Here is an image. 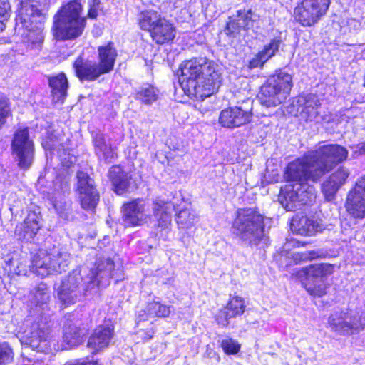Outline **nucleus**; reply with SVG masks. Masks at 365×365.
Returning <instances> with one entry per match:
<instances>
[{
	"label": "nucleus",
	"mask_w": 365,
	"mask_h": 365,
	"mask_svg": "<svg viewBox=\"0 0 365 365\" xmlns=\"http://www.w3.org/2000/svg\"><path fill=\"white\" fill-rule=\"evenodd\" d=\"M114 262L109 259H100L93 268H77L62 280L56 289L58 300L67 307L79 301L86 292L96 287H106L110 279L118 282L123 279L120 271L114 269Z\"/></svg>",
	"instance_id": "f257e3e1"
},
{
	"label": "nucleus",
	"mask_w": 365,
	"mask_h": 365,
	"mask_svg": "<svg viewBox=\"0 0 365 365\" xmlns=\"http://www.w3.org/2000/svg\"><path fill=\"white\" fill-rule=\"evenodd\" d=\"M184 76L187 78L184 94L197 101L210 96L220 84V73L214 64L204 58L184 61Z\"/></svg>",
	"instance_id": "f03ea898"
},
{
	"label": "nucleus",
	"mask_w": 365,
	"mask_h": 365,
	"mask_svg": "<svg viewBox=\"0 0 365 365\" xmlns=\"http://www.w3.org/2000/svg\"><path fill=\"white\" fill-rule=\"evenodd\" d=\"M44 0H20V8L16 18V25L25 31L24 41L31 48H41L45 38L43 26L36 18L41 16V4Z\"/></svg>",
	"instance_id": "7ed1b4c3"
},
{
	"label": "nucleus",
	"mask_w": 365,
	"mask_h": 365,
	"mask_svg": "<svg viewBox=\"0 0 365 365\" xmlns=\"http://www.w3.org/2000/svg\"><path fill=\"white\" fill-rule=\"evenodd\" d=\"M82 5L73 0L63 5L53 17L52 31L57 40L75 39L83 34L86 19L81 16Z\"/></svg>",
	"instance_id": "20e7f679"
},
{
	"label": "nucleus",
	"mask_w": 365,
	"mask_h": 365,
	"mask_svg": "<svg viewBox=\"0 0 365 365\" xmlns=\"http://www.w3.org/2000/svg\"><path fill=\"white\" fill-rule=\"evenodd\" d=\"M71 255L59 245L41 249L31 258V271L43 278L49 274L65 272Z\"/></svg>",
	"instance_id": "39448f33"
},
{
	"label": "nucleus",
	"mask_w": 365,
	"mask_h": 365,
	"mask_svg": "<svg viewBox=\"0 0 365 365\" xmlns=\"http://www.w3.org/2000/svg\"><path fill=\"white\" fill-rule=\"evenodd\" d=\"M232 230L240 240L250 245H257L264 235V217L255 209H240Z\"/></svg>",
	"instance_id": "423d86ee"
},
{
	"label": "nucleus",
	"mask_w": 365,
	"mask_h": 365,
	"mask_svg": "<svg viewBox=\"0 0 365 365\" xmlns=\"http://www.w3.org/2000/svg\"><path fill=\"white\" fill-rule=\"evenodd\" d=\"M292 86V75L283 70L277 71L261 87L262 103L268 107L281 104L289 95Z\"/></svg>",
	"instance_id": "0eeeda50"
},
{
	"label": "nucleus",
	"mask_w": 365,
	"mask_h": 365,
	"mask_svg": "<svg viewBox=\"0 0 365 365\" xmlns=\"http://www.w3.org/2000/svg\"><path fill=\"white\" fill-rule=\"evenodd\" d=\"M313 157L309 150L302 157L289 163L284 170L285 180L294 183L319 181L322 176L317 173L318 168Z\"/></svg>",
	"instance_id": "6e6552de"
},
{
	"label": "nucleus",
	"mask_w": 365,
	"mask_h": 365,
	"mask_svg": "<svg viewBox=\"0 0 365 365\" xmlns=\"http://www.w3.org/2000/svg\"><path fill=\"white\" fill-rule=\"evenodd\" d=\"M316 198V190L308 182L287 185L281 189L279 201L287 211H294L302 205L312 204Z\"/></svg>",
	"instance_id": "1a4fd4ad"
},
{
	"label": "nucleus",
	"mask_w": 365,
	"mask_h": 365,
	"mask_svg": "<svg viewBox=\"0 0 365 365\" xmlns=\"http://www.w3.org/2000/svg\"><path fill=\"white\" fill-rule=\"evenodd\" d=\"M309 151L318 168L317 173L322 177L336 165L345 160L348 155L347 150L336 144L322 145Z\"/></svg>",
	"instance_id": "9d476101"
},
{
	"label": "nucleus",
	"mask_w": 365,
	"mask_h": 365,
	"mask_svg": "<svg viewBox=\"0 0 365 365\" xmlns=\"http://www.w3.org/2000/svg\"><path fill=\"white\" fill-rule=\"evenodd\" d=\"M11 152L19 168L27 169L31 165L35 148L27 127L19 128L14 132L11 141Z\"/></svg>",
	"instance_id": "9b49d317"
},
{
	"label": "nucleus",
	"mask_w": 365,
	"mask_h": 365,
	"mask_svg": "<svg viewBox=\"0 0 365 365\" xmlns=\"http://www.w3.org/2000/svg\"><path fill=\"white\" fill-rule=\"evenodd\" d=\"M50 317H41L34 322L29 331L21 339L23 345L31 347L38 352H47L51 349Z\"/></svg>",
	"instance_id": "f8f14e48"
},
{
	"label": "nucleus",
	"mask_w": 365,
	"mask_h": 365,
	"mask_svg": "<svg viewBox=\"0 0 365 365\" xmlns=\"http://www.w3.org/2000/svg\"><path fill=\"white\" fill-rule=\"evenodd\" d=\"M330 5V0H303L294 9L297 21L304 26H312L324 16Z\"/></svg>",
	"instance_id": "ddd939ff"
},
{
	"label": "nucleus",
	"mask_w": 365,
	"mask_h": 365,
	"mask_svg": "<svg viewBox=\"0 0 365 365\" xmlns=\"http://www.w3.org/2000/svg\"><path fill=\"white\" fill-rule=\"evenodd\" d=\"M333 266L330 264H314L305 267L303 273L306 276L303 282L305 289L314 296L321 297L326 294L327 286L324 278L333 272Z\"/></svg>",
	"instance_id": "4468645a"
},
{
	"label": "nucleus",
	"mask_w": 365,
	"mask_h": 365,
	"mask_svg": "<svg viewBox=\"0 0 365 365\" xmlns=\"http://www.w3.org/2000/svg\"><path fill=\"white\" fill-rule=\"evenodd\" d=\"M331 331L340 335H351L363 329L365 322L356 314L349 312H335L329 317Z\"/></svg>",
	"instance_id": "2eb2a0df"
},
{
	"label": "nucleus",
	"mask_w": 365,
	"mask_h": 365,
	"mask_svg": "<svg viewBox=\"0 0 365 365\" xmlns=\"http://www.w3.org/2000/svg\"><path fill=\"white\" fill-rule=\"evenodd\" d=\"M68 173L67 170H65ZM70 178L66 173L63 176L58 175L53 180V190L51 201L56 212L61 217H67V211L70 207L68 197L70 194Z\"/></svg>",
	"instance_id": "dca6fc26"
},
{
	"label": "nucleus",
	"mask_w": 365,
	"mask_h": 365,
	"mask_svg": "<svg viewBox=\"0 0 365 365\" xmlns=\"http://www.w3.org/2000/svg\"><path fill=\"white\" fill-rule=\"evenodd\" d=\"M345 207L352 217L365 218V175L359 178L348 192Z\"/></svg>",
	"instance_id": "f3484780"
},
{
	"label": "nucleus",
	"mask_w": 365,
	"mask_h": 365,
	"mask_svg": "<svg viewBox=\"0 0 365 365\" xmlns=\"http://www.w3.org/2000/svg\"><path fill=\"white\" fill-rule=\"evenodd\" d=\"M78 190L82 208L93 210L99 201V195L93 180L83 171L77 173Z\"/></svg>",
	"instance_id": "a211bd4d"
},
{
	"label": "nucleus",
	"mask_w": 365,
	"mask_h": 365,
	"mask_svg": "<svg viewBox=\"0 0 365 365\" xmlns=\"http://www.w3.org/2000/svg\"><path fill=\"white\" fill-rule=\"evenodd\" d=\"M251 108H243L242 106L229 107L220 112L219 123L224 128H238L251 121Z\"/></svg>",
	"instance_id": "6ab92c4d"
},
{
	"label": "nucleus",
	"mask_w": 365,
	"mask_h": 365,
	"mask_svg": "<svg viewBox=\"0 0 365 365\" xmlns=\"http://www.w3.org/2000/svg\"><path fill=\"white\" fill-rule=\"evenodd\" d=\"M145 202L142 198H137L122 206V219L125 226H140L148 219L145 212Z\"/></svg>",
	"instance_id": "aec40b11"
},
{
	"label": "nucleus",
	"mask_w": 365,
	"mask_h": 365,
	"mask_svg": "<svg viewBox=\"0 0 365 365\" xmlns=\"http://www.w3.org/2000/svg\"><path fill=\"white\" fill-rule=\"evenodd\" d=\"M294 106L302 119L305 121H317L321 103L317 96L313 93L299 95L294 101Z\"/></svg>",
	"instance_id": "412c9836"
},
{
	"label": "nucleus",
	"mask_w": 365,
	"mask_h": 365,
	"mask_svg": "<svg viewBox=\"0 0 365 365\" xmlns=\"http://www.w3.org/2000/svg\"><path fill=\"white\" fill-rule=\"evenodd\" d=\"M41 217L38 209L37 210H29L24 221L16 227L15 235L18 239L22 241L31 242L41 227Z\"/></svg>",
	"instance_id": "4be33fe9"
},
{
	"label": "nucleus",
	"mask_w": 365,
	"mask_h": 365,
	"mask_svg": "<svg viewBox=\"0 0 365 365\" xmlns=\"http://www.w3.org/2000/svg\"><path fill=\"white\" fill-rule=\"evenodd\" d=\"M349 174L347 168L340 167L322 182V192L326 200L331 201L335 197L338 190L345 184Z\"/></svg>",
	"instance_id": "5701e85b"
},
{
	"label": "nucleus",
	"mask_w": 365,
	"mask_h": 365,
	"mask_svg": "<svg viewBox=\"0 0 365 365\" xmlns=\"http://www.w3.org/2000/svg\"><path fill=\"white\" fill-rule=\"evenodd\" d=\"M114 336V327L112 324H104L95 329L90 336L87 346L93 353L107 348Z\"/></svg>",
	"instance_id": "b1692460"
},
{
	"label": "nucleus",
	"mask_w": 365,
	"mask_h": 365,
	"mask_svg": "<svg viewBox=\"0 0 365 365\" xmlns=\"http://www.w3.org/2000/svg\"><path fill=\"white\" fill-rule=\"evenodd\" d=\"M73 68L77 77L81 81H93L106 73L97 62L84 61L81 57L74 61Z\"/></svg>",
	"instance_id": "393cba45"
},
{
	"label": "nucleus",
	"mask_w": 365,
	"mask_h": 365,
	"mask_svg": "<svg viewBox=\"0 0 365 365\" xmlns=\"http://www.w3.org/2000/svg\"><path fill=\"white\" fill-rule=\"evenodd\" d=\"M50 294L47 284L41 282L30 292L29 300L34 307V312L39 314L41 317L50 315L46 313L48 310V302Z\"/></svg>",
	"instance_id": "a878e982"
},
{
	"label": "nucleus",
	"mask_w": 365,
	"mask_h": 365,
	"mask_svg": "<svg viewBox=\"0 0 365 365\" xmlns=\"http://www.w3.org/2000/svg\"><path fill=\"white\" fill-rule=\"evenodd\" d=\"M252 11L251 9H239L237 11V19L230 20L227 24L225 32L231 37H236L242 30L247 31L252 26Z\"/></svg>",
	"instance_id": "bb28decb"
},
{
	"label": "nucleus",
	"mask_w": 365,
	"mask_h": 365,
	"mask_svg": "<svg viewBox=\"0 0 365 365\" xmlns=\"http://www.w3.org/2000/svg\"><path fill=\"white\" fill-rule=\"evenodd\" d=\"M93 143L95 153L99 160L111 163L116 158V153L110 142H107L105 135L101 132L93 133Z\"/></svg>",
	"instance_id": "cd10ccee"
},
{
	"label": "nucleus",
	"mask_w": 365,
	"mask_h": 365,
	"mask_svg": "<svg viewBox=\"0 0 365 365\" xmlns=\"http://www.w3.org/2000/svg\"><path fill=\"white\" fill-rule=\"evenodd\" d=\"M153 217L158 222V226L166 227L171 221V212L173 205L168 201L156 197L152 205Z\"/></svg>",
	"instance_id": "c85d7f7f"
},
{
	"label": "nucleus",
	"mask_w": 365,
	"mask_h": 365,
	"mask_svg": "<svg viewBox=\"0 0 365 365\" xmlns=\"http://www.w3.org/2000/svg\"><path fill=\"white\" fill-rule=\"evenodd\" d=\"M48 85L51 90L53 101L55 103L63 101L67 96L68 81L63 73L48 76Z\"/></svg>",
	"instance_id": "c756f323"
},
{
	"label": "nucleus",
	"mask_w": 365,
	"mask_h": 365,
	"mask_svg": "<svg viewBox=\"0 0 365 365\" xmlns=\"http://www.w3.org/2000/svg\"><path fill=\"white\" fill-rule=\"evenodd\" d=\"M42 145L46 150H49L51 152H54L56 150L59 160L62 166L66 168H70L76 160V158L71 154L68 148H66L63 144L57 145L56 142L52 138H46V139H44Z\"/></svg>",
	"instance_id": "7c9ffc66"
},
{
	"label": "nucleus",
	"mask_w": 365,
	"mask_h": 365,
	"mask_svg": "<svg viewBox=\"0 0 365 365\" xmlns=\"http://www.w3.org/2000/svg\"><path fill=\"white\" fill-rule=\"evenodd\" d=\"M150 34L153 40L160 45L173 40L175 36V28L165 19L160 21Z\"/></svg>",
	"instance_id": "2f4dec72"
},
{
	"label": "nucleus",
	"mask_w": 365,
	"mask_h": 365,
	"mask_svg": "<svg viewBox=\"0 0 365 365\" xmlns=\"http://www.w3.org/2000/svg\"><path fill=\"white\" fill-rule=\"evenodd\" d=\"M109 178L118 195H123L128 191L130 183L131 176L124 172L120 166H113L109 170Z\"/></svg>",
	"instance_id": "473e14b6"
},
{
	"label": "nucleus",
	"mask_w": 365,
	"mask_h": 365,
	"mask_svg": "<svg viewBox=\"0 0 365 365\" xmlns=\"http://www.w3.org/2000/svg\"><path fill=\"white\" fill-rule=\"evenodd\" d=\"M98 53V63L106 73H110L114 68L118 55L114 44L110 42L105 46H99Z\"/></svg>",
	"instance_id": "72a5a7b5"
},
{
	"label": "nucleus",
	"mask_w": 365,
	"mask_h": 365,
	"mask_svg": "<svg viewBox=\"0 0 365 365\" xmlns=\"http://www.w3.org/2000/svg\"><path fill=\"white\" fill-rule=\"evenodd\" d=\"M83 335L78 320L67 319L63 327V341L70 346H75L81 342Z\"/></svg>",
	"instance_id": "f704fd0d"
},
{
	"label": "nucleus",
	"mask_w": 365,
	"mask_h": 365,
	"mask_svg": "<svg viewBox=\"0 0 365 365\" xmlns=\"http://www.w3.org/2000/svg\"><path fill=\"white\" fill-rule=\"evenodd\" d=\"M170 312V307L158 302H152L148 304L145 310L139 312L138 320L139 322L148 320L149 317H165Z\"/></svg>",
	"instance_id": "c9c22d12"
},
{
	"label": "nucleus",
	"mask_w": 365,
	"mask_h": 365,
	"mask_svg": "<svg viewBox=\"0 0 365 365\" xmlns=\"http://www.w3.org/2000/svg\"><path fill=\"white\" fill-rule=\"evenodd\" d=\"M291 229L300 235H313L317 232V225L314 220L303 216L299 220H292Z\"/></svg>",
	"instance_id": "e433bc0d"
},
{
	"label": "nucleus",
	"mask_w": 365,
	"mask_h": 365,
	"mask_svg": "<svg viewBox=\"0 0 365 365\" xmlns=\"http://www.w3.org/2000/svg\"><path fill=\"white\" fill-rule=\"evenodd\" d=\"M163 18L155 11L145 10L138 15V24L141 29L149 32L161 21Z\"/></svg>",
	"instance_id": "4c0bfd02"
},
{
	"label": "nucleus",
	"mask_w": 365,
	"mask_h": 365,
	"mask_svg": "<svg viewBox=\"0 0 365 365\" xmlns=\"http://www.w3.org/2000/svg\"><path fill=\"white\" fill-rule=\"evenodd\" d=\"M159 91L153 86L147 85L141 87L136 92V98L145 104L150 105L158 98Z\"/></svg>",
	"instance_id": "58836bf2"
},
{
	"label": "nucleus",
	"mask_w": 365,
	"mask_h": 365,
	"mask_svg": "<svg viewBox=\"0 0 365 365\" xmlns=\"http://www.w3.org/2000/svg\"><path fill=\"white\" fill-rule=\"evenodd\" d=\"M245 299L240 297L235 296L232 297L227 304L226 309L230 312L232 317L242 315L245 310Z\"/></svg>",
	"instance_id": "ea45409f"
},
{
	"label": "nucleus",
	"mask_w": 365,
	"mask_h": 365,
	"mask_svg": "<svg viewBox=\"0 0 365 365\" xmlns=\"http://www.w3.org/2000/svg\"><path fill=\"white\" fill-rule=\"evenodd\" d=\"M282 43L280 36L274 37L271 39L270 41L264 46L263 49L261 51L262 53L269 61L273 56H275L277 52Z\"/></svg>",
	"instance_id": "a19ab883"
},
{
	"label": "nucleus",
	"mask_w": 365,
	"mask_h": 365,
	"mask_svg": "<svg viewBox=\"0 0 365 365\" xmlns=\"http://www.w3.org/2000/svg\"><path fill=\"white\" fill-rule=\"evenodd\" d=\"M321 257L319 252L317 250H310L304 252H297L292 255V258L296 264L301 262L312 260Z\"/></svg>",
	"instance_id": "79ce46f5"
},
{
	"label": "nucleus",
	"mask_w": 365,
	"mask_h": 365,
	"mask_svg": "<svg viewBox=\"0 0 365 365\" xmlns=\"http://www.w3.org/2000/svg\"><path fill=\"white\" fill-rule=\"evenodd\" d=\"M11 114L9 100L4 94L0 93V128L6 123V120Z\"/></svg>",
	"instance_id": "37998d69"
},
{
	"label": "nucleus",
	"mask_w": 365,
	"mask_h": 365,
	"mask_svg": "<svg viewBox=\"0 0 365 365\" xmlns=\"http://www.w3.org/2000/svg\"><path fill=\"white\" fill-rule=\"evenodd\" d=\"M14 353L8 343H0V365H4L12 361Z\"/></svg>",
	"instance_id": "c03bdc74"
},
{
	"label": "nucleus",
	"mask_w": 365,
	"mask_h": 365,
	"mask_svg": "<svg viewBox=\"0 0 365 365\" xmlns=\"http://www.w3.org/2000/svg\"><path fill=\"white\" fill-rule=\"evenodd\" d=\"M221 346L224 351L228 354H235L240 349V344L232 339L223 340Z\"/></svg>",
	"instance_id": "a18cd8bd"
},
{
	"label": "nucleus",
	"mask_w": 365,
	"mask_h": 365,
	"mask_svg": "<svg viewBox=\"0 0 365 365\" xmlns=\"http://www.w3.org/2000/svg\"><path fill=\"white\" fill-rule=\"evenodd\" d=\"M267 61H268V60L262 53V52L259 51L252 59L250 60L248 68L250 69L262 68Z\"/></svg>",
	"instance_id": "49530a36"
},
{
	"label": "nucleus",
	"mask_w": 365,
	"mask_h": 365,
	"mask_svg": "<svg viewBox=\"0 0 365 365\" xmlns=\"http://www.w3.org/2000/svg\"><path fill=\"white\" fill-rule=\"evenodd\" d=\"M11 11L9 0H0V22L6 21L10 16Z\"/></svg>",
	"instance_id": "de8ad7c7"
},
{
	"label": "nucleus",
	"mask_w": 365,
	"mask_h": 365,
	"mask_svg": "<svg viewBox=\"0 0 365 365\" xmlns=\"http://www.w3.org/2000/svg\"><path fill=\"white\" fill-rule=\"evenodd\" d=\"M233 318L230 314V312L226 308L224 310H220L216 315V321L222 327H226L229 324L230 319Z\"/></svg>",
	"instance_id": "09e8293b"
},
{
	"label": "nucleus",
	"mask_w": 365,
	"mask_h": 365,
	"mask_svg": "<svg viewBox=\"0 0 365 365\" xmlns=\"http://www.w3.org/2000/svg\"><path fill=\"white\" fill-rule=\"evenodd\" d=\"M182 76V63H180L178 68L175 73V78L173 80V86L175 88V95L177 94V91L179 89L182 90V81L181 76Z\"/></svg>",
	"instance_id": "8fccbe9b"
},
{
	"label": "nucleus",
	"mask_w": 365,
	"mask_h": 365,
	"mask_svg": "<svg viewBox=\"0 0 365 365\" xmlns=\"http://www.w3.org/2000/svg\"><path fill=\"white\" fill-rule=\"evenodd\" d=\"M89 6L88 16L89 18L95 19L98 16V10H100V1L89 0Z\"/></svg>",
	"instance_id": "3c124183"
},
{
	"label": "nucleus",
	"mask_w": 365,
	"mask_h": 365,
	"mask_svg": "<svg viewBox=\"0 0 365 365\" xmlns=\"http://www.w3.org/2000/svg\"><path fill=\"white\" fill-rule=\"evenodd\" d=\"M64 365H100L97 361L86 359L66 362Z\"/></svg>",
	"instance_id": "603ef678"
},
{
	"label": "nucleus",
	"mask_w": 365,
	"mask_h": 365,
	"mask_svg": "<svg viewBox=\"0 0 365 365\" xmlns=\"http://www.w3.org/2000/svg\"><path fill=\"white\" fill-rule=\"evenodd\" d=\"M347 24L350 29H353L354 31L359 29L361 27V23L355 19H349Z\"/></svg>",
	"instance_id": "864d4df0"
},
{
	"label": "nucleus",
	"mask_w": 365,
	"mask_h": 365,
	"mask_svg": "<svg viewBox=\"0 0 365 365\" xmlns=\"http://www.w3.org/2000/svg\"><path fill=\"white\" fill-rule=\"evenodd\" d=\"M355 153L358 155H364L365 154V142H362L359 143L355 148Z\"/></svg>",
	"instance_id": "5fc2aeb1"
},
{
	"label": "nucleus",
	"mask_w": 365,
	"mask_h": 365,
	"mask_svg": "<svg viewBox=\"0 0 365 365\" xmlns=\"http://www.w3.org/2000/svg\"><path fill=\"white\" fill-rule=\"evenodd\" d=\"M188 217H189L188 225H191L194 224L196 222V219L197 218V217L195 212L192 213L190 212H188Z\"/></svg>",
	"instance_id": "6e6d98bb"
},
{
	"label": "nucleus",
	"mask_w": 365,
	"mask_h": 365,
	"mask_svg": "<svg viewBox=\"0 0 365 365\" xmlns=\"http://www.w3.org/2000/svg\"><path fill=\"white\" fill-rule=\"evenodd\" d=\"M244 104H246V105H248V106H250L252 104V101L250 99H247L246 101H245L243 102Z\"/></svg>",
	"instance_id": "4d7b16f0"
},
{
	"label": "nucleus",
	"mask_w": 365,
	"mask_h": 365,
	"mask_svg": "<svg viewBox=\"0 0 365 365\" xmlns=\"http://www.w3.org/2000/svg\"><path fill=\"white\" fill-rule=\"evenodd\" d=\"M152 334H147L146 336H145L143 339L148 340L152 338Z\"/></svg>",
	"instance_id": "13d9d810"
},
{
	"label": "nucleus",
	"mask_w": 365,
	"mask_h": 365,
	"mask_svg": "<svg viewBox=\"0 0 365 365\" xmlns=\"http://www.w3.org/2000/svg\"><path fill=\"white\" fill-rule=\"evenodd\" d=\"M180 212H179L178 217H177V222L179 223V220L180 219Z\"/></svg>",
	"instance_id": "bf43d9fd"
},
{
	"label": "nucleus",
	"mask_w": 365,
	"mask_h": 365,
	"mask_svg": "<svg viewBox=\"0 0 365 365\" xmlns=\"http://www.w3.org/2000/svg\"><path fill=\"white\" fill-rule=\"evenodd\" d=\"M180 97H178V96H176V98H175V101H180H180H181V100H180Z\"/></svg>",
	"instance_id": "052dcab7"
},
{
	"label": "nucleus",
	"mask_w": 365,
	"mask_h": 365,
	"mask_svg": "<svg viewBox=\"0 0 365 365\" xmlns=\"http://www.w3.org/2000/svg\"><path fill=\"white\" fill-rule=\"evenodd\" d=\"M21 272H21V270H19V271L18 272V274H21Z\"/></svg>",
	"instance_id": "680f3d73"
},
{
	"label": "nucleus",
	"mask_w": 365,
	"mask_h": 365,
	"mask_svg": "<svg viewBox=\"0 0 365 365\" xmlns=\"http://www.w3.org/2000/svg\"><path fill=\"white\" fill-rule=\"evenodd\" d=\"M183 212H184V215H185V212H186V210H185V209H184V210H183Z\"/></svg>",
	"instance_id": "e2e57ef3"
}]
</instances>
